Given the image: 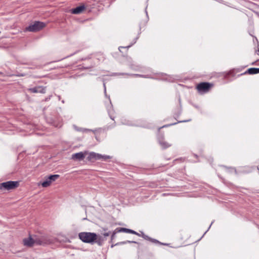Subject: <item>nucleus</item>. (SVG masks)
Returning <instances> with one entry per match:
<instances>
[{"label":"nucleus","instance_id":"nucleus-1","mask_svg":"<svg viewBox=\"0 0 259 259\" xmlns=\"http://www.w3.org/2000/svg\"><path fill=\"white\" fill-rule=\"evenodd\" d=\"M24 245L27 246H32L34 244L43 245L49 243L46 240L44 237H38L36 236H29L28 238L23 240Z\"/></svg>","mask_w":259,"mask_h":259},{"label":"nucleus","instance_id":"nucleus-2","mask_svg":"<svg viewBox=\"0 0 259 259\" xmlns=\"http://www.w3.org/2000/svg\"><path fill=\"white\" fill-rule=\"evenodd\" d=\"M79 237L83 242L93 243L97 239L96 233L90 232H81L79 234Z\"/></svg>","mask_w":259,"mask_h":259},{"label":"nucleus","instance_id":"nucleus-3","mask_svg":"<svg viewBox=\"0 0 259 259\" xmlns=\"http://www.w3.org/2000/svg\"><path fill=\"white\" fill-rule=\"evenodd\" d=\"M87 159L89 161H95L100 159L106 161L107 159H110L111 158L110 156L103 155L94 152H88V154H87Z\"/></svg>","mask_w":259,"mask_h":259},{"label":"nucleus","instance_id":"nucleus-4","mask_svg":"<svg viewBox=\"0 0 259 259\" xmlns=\"http://www.w3.org/2000/svg\"><path fill=\"white\" fill-rule=\"evenodd\" d=\"M19 185V183L17 181H8L0 184V189L10 190L17 188Z\"/></svg>","mask_w":259,"mask_h":259},{"label":"nucleus","instance_id":"nucleus-5","mask_svg":"<svg viewBox=\"0 0 259 259\" xmlns=\"http://www.w3.org/2000/svg\"><path fill=\"white\" fill-rule=\"evenodd\" d=\"M45 27V24L39 21L35 22L26 28V30L31 32L38 31Z\"/></svg>","mask_w":259,"mask_h":259},{"label":"nucleus","instance_id":"nucleus-6","mask_svg":"<svg viewBox=\"0 0 259 259\" xmlns=\"http://www.w3.org/2000/svg\"><path fill=\"white\" fill-rule=\"evenodd\" d=\"M212 84L208 82H201L197 85V89L199 92H207L212 87Z\"/></svg>","mask_w":259,"mask_h":259},{"label":"nucleus","instance_id":"nucleus-7","mask_svg":"<svg viewBox=\"0 0 259 259\" xmlns=\"http://www.w3.org/2000/svg\"><path fill=\"white\" fill-rule=\"evenodd\" d=\"M59 176L58 175L50 176L46 179V180L41 183L42 186L43 187H47L49 186L51 183L55 181L58 178H59Z\"/></svg>","mask_w":259,"mask_h":259},{"label":"nucleus","instance_id":"nucleus-8","mask_svg":"<svg viewBox=\"0 0 259 259\" xmlns=\"http://www.w3.org/2000/svg\"><path fill=\"white\" fill-rule=\"evenodd\" d=\"M88 154V151L80 152L73 154L71 156V159L74 160H82Z\"/></svg>","mask_w":259,"mask_h":259},{"label":"nucleus","instance_id":"nucleus-9","mask_svg":"<svg viewBox=\"0 0 259 259\" xmlns=\"http://www.w3.org/2000/svg\"><path fill=\"white\" fill-rule=\"evenodd\" d=\"M29 91L32 93H45V89L42 88L40 87H38L29 89Z\"/></svg>","mask_w":259,"mask_h":259},{"label":"nucleus","instance_id":"nucleus-10","mask_svg":"<svg viewBox=\"0 0 259 259\" xmlns=\"http://www.w3.org/2000/svg\"><path fill=\"white\" fill-rule=\"evenodd\" d=\"M85 8L83 6H80L76 7L75 9L71 10V12L74 14H78L81 13L84 10Z\"/></svg>","mask_w":259,"mask_h":259},{"label":"nucleus","instance_id":"nucleus-11","mask_svg":"<svg viewBox=\"0 0 259 259\" xmlns=\"http://www.w3.org/2000/svg\"><path fill=\"white\" fill-rule=\"evenodd\" d=\"M248 72L250 74L257 73V68H251L248 69Z\"/></svg>","mask_w":259,"mask_h":259},{"label":"nucleus","instance_id":"nucleus-12","mask_svg":"<svg viewBox=\"0 0 259 259\" xmlns=\"http://www.w3.org/2000/svg\"><path fill=\"white\" fill-rule=\"evenodd\" d=\"M130 231H131V229L124 228H118V231H117V232H123L129 233H130Z\"/></svg>","mask_w":259,"mask_h":259},{"label":"nucleus","instance_id":"nucleus-13","mask_svg":"<svg viewBox=\"0 0 259 259\" xmlns=\"http://www.w3.org/2000/svg\"><path fill=\"white\" fill-rule=\"evenodd\" d=\"M74 128L76 130V131H81V132H87V131H89L90 130L89 129H86V128H77L76 126H74Z\"/></svg>","mask_w":259,"mask_h":259},{"label":"nucleus","instance_id":"nucleus-14","mask_svg":"<svg viewBox=\"0 0 259 259\" xmlns=\"http://www.w3.org/2000/svg\"><path fill=\"white\" fill-rule=\"evenodd\" d=\"M118 228L116 229L112 233V235H111V240H113L114 239V238L115 237V234L118 233V232H117L118 231Z\"/></svg>","mask_w":259,"mask_h":259},{"label":"nucleus","instance_id":"nucleus-15","mask_svg":"<svg viewBox=\"0 0 259 259\" xmlns=\"http://www.w3.org/2000/svg\"><path fill=\"white\" fill-rule=\"evenodd\" d=\"M130 233L133 234H136V235H137L138 236H140L139 233H138L137 232H136L135 231L132 230H131V231H130Z\"/></svg>","mask_w":259,"mask_h":259},{"label":"nucleus","instance_id":"nucleus-16","mask_svg":"<svg viewBox=\"0 0 259 259\" xmlns=\"http://www.w3.org/2000/svg\"><path fill=\"white\" fill-rule=\"evenodd\" d=\"M161 145H165L164 146H163V147L164 148H166V147H168L169 146H170V145L167 144V143H161Z\"/></svg>","mask_w":259,"mask_h":259},{"label":"nucleus","instance_id":"nucleus-17","mask_svg":"<svg viewBox=\"0 0 259 259\" xmlns=\"http://www.w3.org/2000/svg\"><path fill=\"white\" fill-rule=\"evenodd\" d=\"M109 235H110V232L104 233L103 234V235H104L105 237L108 236H109Z\"/></svg>","mask_w":259,"mask_h":259},{"label":"nucleus","instance_id":"nucleus-18","mask_svg":"<svg viewBox=\"0 0 259 259\" xmlns=\"http://www.w3.org/2000/svg\"><path fill=\"white\" fill-rule=\"evenodd\" d=\"M121 48H123V47H119V50L120 51V49H121Z\"/></svg>","mask_w":259,"mask_h":259},{"label":"nucleus","instance_id":"nucleus-19","mask_svg":"<svg viewBox=\"0 0 259 259\" xmlns=\"http://www.w3.org/2000/svg\"><path fill=\"white\" fill-rule=\"evenodd\" d=\"M257 73H259V68H257Z\"/></svg>","mask_w":259,"mask_h":259},{"label":"nucleus","instance_id":"nucleus-20","mask_svg":"<svg viewBox=\"0 0 259 259\" xmlns=\"http://www.w3.org/2000/svg\"><path fill=\"white\" fill-rule=\"evenodd\" d=\"M128 242H131V241H128ZM132 242H133V243H136V242H135V241H133Z\"/></svg>","mask_w":259,"mask_h":259},{"label":"nucleus","instance_id":"nucleus-21","mask_svg":"<svg viewBox=\"0 0 259 259\" xmlns=\"http://www.w3.org/2000/svg\"><path fill=\"white\" fill-rule=\"evenodd\" d=\"M122 243H124V242H120L119 244H122Z\"/></svg>","mask_w":259,"mask_h":259},{"label":"nucleus","instance_id":"nucleus-22","mask_svg":"<svg viewBox=\"0 0 259 259\" xmlns=\"http://www.w3.org/2000/svg\"><path fill=\"white\" fill-rule=\"evenodd\" d=\"M258 52H259V50H258Z\"/></svg>","mask_w":259,"mask_h":259}]
</instances>
